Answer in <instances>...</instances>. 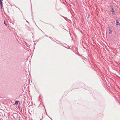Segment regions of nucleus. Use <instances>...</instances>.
<instances>
[{
    "label": "nucleus",
    "mask_w": 120,
    "mask_h": 120,
    "mask_svg": "<svg viewBox=\"0 0 120 120\" xmlns=\"http://www.w3.org/2000/svg\"><path fill=\"white\" fill-rule=\"evenodd\" d=\"M118 25H119L120 26V23H118Z\"/></svg>",
    "instance_id": "nucleus-8"
},
{
    "label": "nucleus",
    "mask_w": 120,
    "mask_h": 120,
    "mask_svg": "<svg viewBox=\"0 0 120 120\" xmlns=\"http://www.w3.org/2000/svg\"><path fill=\"white\" fill-rule=\"evenodd\" d=\"M0 0V4L1 5V8H2V0Z\"/></svg>",
    "instance_id": "nucleus-3"
},
{
    "label": "nucleus",
    "mask_w": 120,
    "mask_h": 120,
    "mask_svg": "<svg viewBox=\"0 0 120 120\" xmlns=\"http://www.w3.org/2000/svg\"><path fill=\"white\" fill-rule=\"evenodd\" d=\"M109 34H111L112 32V31L110 28H109Z\"/></svg>",
    "instance_id": "nucleus-2"
},
{
    "label": "nucleus",
    "mask_w": 120,
    "mask_h": 120,
    "mask_svg": "<svg viewBox=\"0 0 120 120\" xmlns=\"http://www.w3.org/2000/svg\"><path fill=\"white\" fill-rule=\"evenodd\" d=\"M4 24L6 26H7V24L5 20L4 21Z\"/></svg>",
    "instance_id": "nucleus-6"
},
{
    "label": "nucleus",
    "mask_w": 120,
    "mask_h": 120,
    "mask_svg": "<svg viewBox=\"0 0 120 120\" xmlns=\"http://www.w3.org/2000/svg\"><path fill=\"white\" fill-rule=\"evenodd\" d=\"M20 104H19V105L18 106V107L19 109H20Z\"/></svg>",
    "instance_id": "nucleus-7"
},
{
    "label": "nucleus",
    "mask_w": 120,
    "mask_h": 120,
    "mask_svg": "<svg viewBox=\"0 0 120 120\" xmlns=\"http://www.w3.org/2000/svg\"><path fill=\"white\" fill-rule=\"evenodd\" d=\"M18 102H19V101H15V104L16 105L18 103Z\"/></svg>",
    "instance_id": "nucleus-5"
},
{
    "label": "nucleus",
    "mask_w": 120,
    "mask_h": 120,
    "mask_svg": "<svg viewBox=\"0 0 120 120\" xmlns=\"http://www.w3.org/2000/svg\"><path fill=\"white\" fill-rule=\"evenodd\" d=\"M49 38L50 39H52V38H51V37H50Z\"/></svg>",
    "instance_id": "nucleus-9"
},
{
    "label": "nucleus",
    "mask_w": 120,
    "mask_h": 120,
    "mask_svg": "<svg viewBox=\"0 0 120 120\" xmlns=\"http://www.w3.org/2000/svg\"><path fill=\"white\" fill-rule=\"evenodd\" d=\"M111 9V12L114 15H115V13L114 9L113 8V7L112 6H111L110 8Z\"/></svg>",
    "instance_id": "nucleus-1"
},
{
    "label": "nucleus",
    "mask_w": 120,
    "mask_h": 120,
    "mask_svg": "<svg viewBox=\"0 0 120 120\" xmlns=\"http://www.w3.org/2000/svg\"><path fill=\"white\" fill-rule=\"evenodd\" d=\"M116 21L117 22L116 23V25H118V23L119 22L117 20H116Z\"/></svg>",
    "instance_id": "nucleus-4"
},
{
    "label": "nucleus",
    "mask_w": 120,
    "mask_h": 120,
    "mask_svg": "<svg viewBox=\"0 0 120 120\" xmlns=\"http://www.w3.org/2000/svg\"><path fill=\"white\" fill-rule=\"evenodd\" d=\"M53 27L54 28V26H53Z\"/></svg>",
    "instance_id": "nucleus-10"
}]
</instances>
